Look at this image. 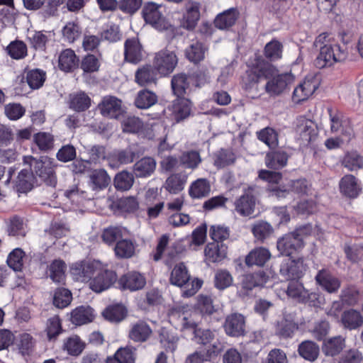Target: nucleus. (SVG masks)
Returning a JSON list of instances; mask_svg holds the SVG:
<instances>
[{"label":"nucleus","mask_w":363,"mask_h":363,"mask_svg":"<svg viewBox=\"0 0 363 363\" xmlns=\"http://www.w3.org/2000/svg\"><path fill=\"white\" fill-rule=\"evenodd\" d=\"M45 80V72L38 69H32L28 72L26 74V81L29 86L33 89L41 87Z\"/></svg>","instance_id":"nucleus-62"},{"label":"nucleus","mask_w":363,"mask_h":363,"mask_svg":"<svg viewBox=\"0 0 363 363\" xmlns=\"http://www.w3.org/2000/svg\"><path fill=\"white\" fill-rule=\"evenodd\" d=\"M274 232L272 226L267 222L259 220L253 224L252 227V233L255 238L263 242Z\"/></svg>","instance_id":"nucleus-49"},{"label":"nucleus","mask_w":363,"mask_h":363,"mask_svg":"<svg viewBox=\"0 0 363 363\" xmlns=\"http://www.w3.org/2000/svg\"><path fill=\"white\" fill-rule=\"evenodd\" d=\"M99 109L102 116L110 118H118L122 115V101L115 96H105L99 104Z\"/></svg>","instance_id":"nucleus-15"},{"label":"nucleus","mask_w":363,"mask_h":363,"mask_svg":"<svg viewBox=\"0 0 363 363\" xmlns=\"http://www.w3.org/2000/svg\"><path fill=\"white\" fill-rule=\"evenodd\" d=\"M124 229L121 226H109L104 228L102 234V241L106 245L111 246L114 245L123 238V233Z\"/></svg>","instance_id":"nucleus-47"},{"label":"nucleus","mask_w":363,"mask_h":363,"mask_svg":"<svg viewBox=\"0 0 363 363\" xmlns=\"http://www.w3.org/2000/svg\"><path fill=\"white\" fill-rule=\"evenodd\" d=\"M161 9L162 5L148 2L143 9V16L145 22L160 30H165L168 27V23L160 11Z\"/></svg>","instance_id":"nucleus-9"},{"label":"nucleus","mask_w":363,"mask_h":363,"mask_svg":"<svg viewBox=\"0 0 363 363\" xmlns=\"http://www.w3.org/2000/svg\"><path fill=\"white\" fill-rule=\"evenodd\" d=\"M70 108L76 111H84L89 108L91 99L84 92L70 95Z\"/></svg>","instance_id":"nucleus-55"},{"label":"nucleus","mask_w":363,"mask_h":363,"mask_svg":"<svg viewBox=\"0 0 363 363\" xmlns=\"http://www.w3.org/2000/svg\"><path fill=\"white\" fill-rule=\"evenodd\" d=\"M99 264L96 262H81L74 264L71 267V273L75 279L81 281L91 280V278L97 272Z\"/></svg>","instance_id":"nucleus-17"},{"label":"nucleus","mask_w":363,"mask_h":363,"mask_svg":"<svg viewBox=\"0 0 363 363\" xmlns=\"http://www.w3.org/2000/svg\"><path fill=\"white\" fill-rule=\"evenodd\" d=\"M85 344L81 340L79 336L72 335L64 341L63 350L72 356L79 355L84 350Z\"/></svg>","instance_id":"nucleus-54"},{"label":"nucleus","mask_w":363,"mask_h":363,"mask_svg":"<svg viewBox=\"0 0 363 363\" xmlns=\"http://www.w3.org/2000/svg\"><path fill=\"white\" fill-rule=\"evenodd\" d=\"M111 179L104 169H95L89 175V186L93 191L106 188Z\"/></svg>","instance_id":"nucleus-40"},{"label":"nucleus","mask_w":363,"mask_h":363,"mask_svg":"<svg viewBox=\"0 0 363 363\" xmlns=\"http://www.w3.org/2000/svg\"><path fill=\"white\" fill-rule=\"evenodd\" d=\"M94 315L93 309L89 306H81L71 312L70 320L76 325H82L91 322Z\"/></svg>","instance_id":"nucleus-31"},{"label":"nucleus","mask_w":363,"mask_h":363,"mask_svg":"<svg viewBox=\"0 0 363 363\" xmlns=\"http://www.w3.org/2000/svg\"><path fill=\"white\" fill-rule=\"evenodd\" d=\"M180 162L186 168L196 169L201 162L200 154L197 151L184 152L180 157Z\"/></svg>","instance_id":"nucleus-61"},{"label":"nucleus","mask_w":363,"mask_h":363,"mask_svg":"<svg viewBox=\"0 0 363 363\" xmlns=\"http://www.w3.org/2000/svg\"><path fill=\"white\" fill-rule=\"evenodd\" d=\"M271 253L265 247H259L253 249L245 258V264L247 266H264L270 259Z\"/></svg>","instance_id":"nucleus-29"},{"label":"nucleus","mask_w":363,"mask_h":363,"mask_svg":"<svg viewBox=\"0 0 363 363\" xmlns=\"http://www.w3.org/2000/svg\"><path fill=\"white\" fill-rule=\"evenodd\" d=\"M330 121V130L333 133L340 132L349 140L353 136V129L350 121L342 113L328 108Z\"/></svg>","instance_id":"nucleus-10"},{"label":"nucleus","mask_w":363,"mask_h":363,"mask_svg":"<svg viewBox=\"0 0 363 363\" xmlns=\"http://www.w3.org/2000/svg\"><path fill=\"white\" fill-rule=\"evenodd\" d=\"M307 289L298 281H291L286 289L287 296L298 303L304 302Z\"/></svg>","instance_id":"nucleus-52"},{"label":"nucleus","mask_w":363,"mask_h":363,"mask_svg":"<svg viewBox=\"0 0 363 363\" xmlns=\"http://www.w3.org/2000/svg\"><path fill=\"white\" fill-rule=\"evenodd\" d=\"M58 62L60 69L68 72L78 66L79 59L72 50L65 49L60 54Z\"/></svg>","instance_id":"nucleus-37"},{"label":"nucleus","mask_w":363,"mask_h":363,"mask_svg":"<svg viewBox=\"0 0 363 363\" xmlns=\"http://www.w3.org/2000/svg\"><path fill=\"white\" fill-rule=\"evenodd\" d=\"M205 50L203 44L196 41L186 49L185 55L189 60L197 63L204 59Z\"/></svg>","instance_id":"nucleus-57"},{"label":"nucleus","mask_w":363,"mask_h":363,"mask_svg":"<svg viewBox=\"0 0 363 363\" xmlns=\"http://www.w3.org/2000/svg\"><path fill=\"white\" fill-rule=\"evenodd\" d=\"M225 333L233 337L243 335L245 332V320L242 315L232 313L228 315L224 323Z\"/></svg>","instance_id":"nucleus-16"},{"label":"nucleus","mask_w":363,"mask_h":363,"mask_svg":"<svg viewBox=\"0 0 363 363\" xmlns=\"http://www.w3.org/2000/svg\"><path fill=\"white\" fill-rule=\"evenodd\" d=\"M312 225H304L286 233L277 242V248L281 255L291 257L299 252L305 246L304 239L312 233Z\"/></svg>","instance_id":"nucleus-2"},{"label":"nucleus","mask_w":363,"mask_h":363,"mask_svg":"<svg viewBox=\"0 0 363 363\" xmlns=\"http://www.w3.org/2000/svg\"><path fill=\"white\" fill-rule=\"evenodd\" d=\"M255 191V187L248 186L244 189L241 196L235 199L234 201V211L239 216L252 217L254 215L258 202Z\"/></svg>","instance_id":"nucleus-6"},{"label":"nucleus","mask_w":363,"mask_h":363,"mask_svg":"<svg viewBox=\"0 0 363 363\" xmlns=\"http://www.w3.org/2000/svg\"><path fill=\"white\" fill-rule=\"evenodd\" d=\"M96 276L90 281V289L97 293L108 289L117 279L116 273L111 270L98 268Z\"/></svg>","instance_id":"nucleus-13"},{"label":"nucleus","mask_w":363,"mask_h":363,"mask_svg":"<svg viewBox=\"0 0 363 363\" xmlns=\"http://www.w3.org/2000/svg\"><path fill=\"white\" fill-rule=\"evenodd\" d=\"M72 299L70 291L64 288L58 289L54 294L53 304L59 308H63L71 303Z\"/></svg>","instance_id":"nucleus-63"},{"label":"nucleus","mask_w":363,"mask_h":363,"mask_svg":"<svg viewBox=\"0 0 363 363\" xmlns=\"http://www.w3.org/2000/svg\"><path fill=\"white\" fill-rule=\"evenodd\" d=\"M191 276L184 263L177 264L172 270L169 282L174 286L182 287L190 280Z\"/></svg>","instance_id":"nucleus-27"},{"label":"nucleus","mask_w":363,"mask_h":363,"mask_svg":"<svg viewBox=\"0 0 363 363\" xmlns=\"http://www.w3.org/2000/svg\"><path fill=\"white\" fill-rule=\"evenodd\" d=\"M186 182L185 177L179 174H173L167 179L164 188L171 194H178L184 189Z\"/></svg>","instance_id":"nucleus-56"},{"label":"nucleus","mask_w":363,"mask_h":363,"mask_svg":"<svg viewBox=\"0 0 363 363\" xmlns=\"http://www.w3.org/2000/svg\"><path fill=\"white\" fill-rule=\"evenodd\" d=\"M268 280V276L263 271L243 276L242 280V289L250 291L255 287L263 286Z\"/></svg>","instance_id":"nucleus-38"},{"label":"nucleus","mask_w":363,"mask_h":363,"mask_svg":"<svg viewBox=\"0 0 363 363\" xmlns=\"http://www.w3.org/2000/svg\"><path fill=\"white\" fill-rule=\"evenodd\" d=\"M199 18V4L188 2L186 4V12L183 16L182 26L188 30H192L196 26Z\"/></svg>","instance_id":"nucleus-25"},{"label":"nucleus","mask_w":363,"mask_h":363,"mask_svg":"<svg viewBox=\"0 0 363 363\" xmlns=\"http://www.w3.org/2000/svg\"><path fill=\"white\" fill-rule=\"evenodd\" d=\"M157 101V96L154 92L143 89L138 93L135 104L139 108L145 109L155 104Z\"/></svg>","instance_id":"nucleus-51"},{"label":"nucleus","mask_w":363,"mask_h":363,"mask_svg":"<svg viewBox=\"0 0 363 363\" xmlns=\"http://www.w3.org/2000/svg\"><path fill=\"white\" fill-rule=\"evenodd\" d=\"M121 125L123 132L137 133L143 129V123L138 117L128 116L123 119Z\"/></svg>","instance_id":"nucleus-59"},{"label":"nucleus","mask_w":363,"mask_h":363,"mask_svg":"<svg viewBox=\"0 0 363 363\" xmlns=\"http://www.w3.org/2000/svg\"><path fill=\"white\" fill-rule=\"evenodd\" d=\"M317 283L329 293L336 292L340 287V281L328 270H320L315 276Z\"/></svg>","instance_id":"nucleus-23"},{"label":"nucleus","mask_w":363,"mask_h":363,"mask_svg":"<svg viewBox=\"0 0 363 363\" xmlns=\"http://www.w3.org/2000/svg\"><path fill=\"white\" fill-rule=\"evenodd\" d=\"M257 138L265 143L270 149H275L279 145V135L272 128L266 127L257 132Z\"/></svg>","instance_id":"nucleus-45"},{"label":"nucleus","mask_w":363,"mask_h":363,"mask_svg":"<svg viewBox=\"0 0 363 363\" xmlns=\"http://www.w3.org/2000/svg\"><path fill=\"white\" fill-rule=\"evenodd\" d=\"M152 330L150 325L143 320H139L133 324L128 333V337L135 342H145L152 335Z\"/></svg>","instance_id":"nucleus-19"},{"label":"nucleus","mask_w":363,"mask_h":363,"mask_svg":"<svg viewBox=\"0 0 363 363\" xmlns=\"http://www.w3.org/2000/svg\"><path fill=\"white\" fill-rule=\"evenodd\" d=\"M228 247L219 242L208 243L204 250L206 259L210 262H220L227 256Z\"/></svg>","instance_id":"nucleus-21"},{"label":"nucleus","mask_w":363,"mask_h":363,"mask_svg":"<svg viewBox=\"0 0 363 363\" xmlns=\"http://www.w3.org/2000/svg\"><path fill=\"white\" fill-rule=\"evenodd\" d=\"M124 54L125 60L131 63L136 64L142 60L143 48L137 38L128 39L125 42Z\"/></svg>","instance_id":"nucleus-22"},{"label":"nucleus","mask_w":363,"mask_h":363,"mask_svg":"<svg viewBox=\"0 0 363 363\" xmlns=\"http://www.w3.org/2000/svg\"><path fill=\"white\" fill-rule=\"evenodd\" d=\"M296 132L299 135L303 144L309 143L317 135L315 125L311 120L303 118L299 121L296 126Z\"/></svg>","instance_id":"nucleus-26"},{"label":"nucleus","mask_w":363,"mask_h":363,"mask_svg":"<svg viewBox=\"0 0 363 363\" xmlns=\"http://www.w3.org/2000/svg\"><path fill=\"white\" fill-rule=\"evenodd\" d=\"M135 243L130 239L122 238L116 243L113 250L116 256L119 259H128L134 256Z\"/></svg>","instance_id":"nucleus-35"},{"label":"nucleus","mask_w":363,"mask_h":363,"mask_svg":"<svg viewBox=\"0 0 363 363\" xmlns=\"http://www.w3.org/2000/svg\"><path fill=\"white\" fill-rule=\"evenodd\" d=\"M238 18V11L235 9H230L218 14L214 20V24L220 30H228L235 23Z\"/></svg>","instance_id":"nucleus-34"},{"label":"nucleus","mask_w":363,"mask_h":363,"mask_svg":"<svg viewBox=\"0 0 363 363\" xmlns=\"http://www.w3.org/2000/svg\"><path fill=\"white\" fill-rule=\"evenodd\" d=\"M340 192L350 198L357 197L361 190L357 179L352 174L344 176L339 183Z\"/></svg>","instance_id":"nucleus-30"},{"label":"nucleus","mask_w":363,"mask_h":363,"mask_svg":"<svg viewBox=\"0 0 363 363\" xmlns=\"http://www.w3.org/2000/svg\"><path fill=\"white\" fill-rule=\"evenodd\" d=\"M157 74V72L153 65H145L139 67L135 72V81L140 86H147L156 82Z\"/></svg>","instance_id":"nucleus-28"},{"label":"nucleus","mask_w":363,"mask_h":363,"mask_svg":"<svg viewBox=\"0 0 363 363\" xmlns=\"http://www.w3.org/2000/svg\"><path fill=\"white\" fill-rule=\"evenodd\" d=\"M294 81V76L289 73L278 74L269 79L265 84V91L271 96L282 94Z\"/></svg>","instance_id":"nucleus-11"},{"label":"nucleus","mask_w":363,"mask_h":363,"mask_svg":"<svg viewBox=\"0 0 363 363\" xmlns=\"http://www.w3.org/2000/svg\"><path fill=\"white\" fill-rule=\"evenodd\" d=\"M67 266L61 259L54 260L50 265V277L55 282L60 283L64 281Z\"/></svg>","instance_id":"nucleus-58"},{"label":"nucleus","mask_w":363,"mask_h":363,"mask_svg":"<svg viewBox=\"0 0 363 363\" xmlns=\"http://www.w3.org/2000/svg\"><path fill=\"white\" fill-rule=\"evenodd\" d=\"M178 63V58L173 51L162 50L155 54L152 65L155 69L162 76L171 74Z\"/></svg>","instance_id":"nucleus-7"},{"label":"nucleus","mask_w":363,"mask_h":363,"mask_svg":"<svg viewBox=\"0 0 363 363\" xmlns=\"http://www.w3.org/2000/svg\"><path fill=\"white\" fill-rule=\"evenodd\" d=\"M134 158L135 152L130 149H125L113 152L108 156V161L111 167H118L120 165L133 162Z\"/></svg>","instance_id":"nucleus-32"},{"label":"nucleus","mask_w":363,"mask_h":363,"mask_svg":"<svg viewBox=\"0 0 363 363\" xmlns=\"http://www.w3.org/2000/svg\"><path fill=\"white\" fill-rule=\"evenodd\" d=\"M296 316L295 312L285 311L283 318L277 323L276 334L281 338L291 337L294 332L298 329Z\"/></svg>","instance_id":"nucleus-12"},{"label":"nucleus","mask_w":363,"mask_h":363,"mask_svg":"<svg viewBox=\"0 0 363 363\" xmlns=\"http://www.w3.org/2000/svg\"><path fill=\"white\" fill-rule=\"evenodd\" d=\"M273 74V67L264 60H259L256 65L246 72L244 80L245 89L251 94L252 98L258 96L259 91L258 84L262 80L269 78Z\"/></svg>","instance_id":"nucleus-3"},{"label":"nucleus","mask_w":363,"mask_h":363,"mask_svg":"<svg viewBox=\"0 0 363 363\" xmlns=\"http://www.w3.org/2000/svg\"><path fill=\"white\" fill-rule=\"evenodd\" d=\"M319 50V54L315 60V65L319 69L330 67L347 57V53L337 45L325 44Z\"/></svg>","instance_id":"nucleus-5"},{"label":"nucleus","mask_w":363,"mask_h":363,"mask_svg":"<svg viewBox=\"0 0 363 363\" xmlns=\"http://www.w3.org/2000/svg\"><path fill=\"white\" fill-rule=\"evenodd\" d=\"M187 306H179L171 311L170 321L182 330H192L196 342L202 345L211 343L216 337L215 332L210 330L198 329V320L200 314L194 311L187 310Z\"/></svg>","instance_id":"nucleus-1"},{"label":"nucleus","mask_w":363,"mask_h":363,"mask_svg":"<svg viewBox=\"0 0 363 363\" xmlns=\"http://www.w3.org/2000/svg\"><path fill=\"white\" fill-rule=\"evenodd\" d=\"M283 46L277 40H272L267 43L264 48V55L271 61L277 60L281 57Z\"/></svg>","instance_id":"nucleus-64"},{"label":"nucleus","mask_w":363,"mask_h":363,"mask_svg":"<svg viewBox=\"0 0 363 363\" xmlns=\"http://www.w3.org/2000/svg\"><path fill=\"white\" fill-rule=\"evenodd\" d=\"M23 162L33 167V171L47 185L55 186L57 179L55 172V162L52 158L42 156L36 159L33 156H26Z\"/></svg>","instance_id":"nucleus-4"},{"label":"nucleus","mask_w":363,"mask_h":363,"mask_svg":"<svg viewBox=\"0 0 363 363\" xmlns=\"http://www.w3.org/2000/svg\"><path fill=\"white\" fill-rule=\"evenodd\" d=\"M51 38V33L46 31H31L28 34V41L30 47L36 50L44 51Z\"/></svg>","instance_id":"nucleus-36"},{"label":"nucleus","mask_w":363,"mask_h":363,"mask_svg":"<svg viewBox=\"0 0 363 363\" xmlns=\"http://www.w3.org/2000/svg\"><path fill=\"white\" fill-rule=\"evenodd\" d=\"M33 174L28 169L21 170L15 181L16 191L26 193L32 189Z\"/></svg>","instance_id":"nucleus-50"},{"label":"nucleus","mask_w":363,"mask_h":363,"mask_svg":"<svg viewBox=\"0 0 363 363\" xmlns=\"http://www.w3.org/2000/svg\"><path fill=\"white\" fill-rule=\"evenodd\" d=\"M306 270V266L303 263V259L301 257L296 259L288 257L282 262L280 266V273L286 279L300 278Z\"/></svg>","instance_id":"nucleus-14"},{"label":"nucleus","mask_w":363,"mask_h":363,"mask_svg":"<svg viewBox=\"0 0 363 363\" xmlns=\"http://www.w3.org/2000/svg\"><path fill=\"white\" fill-rule=\"evenodd\" d=\"M341 320L344 327L350 330L356 329L363 323L361 314L354 310L345 311L342 315Z\"/></svg>","instance_id":"nucleus-48"},{"label":"nucleus","mask_w":363,"mask_h":363,"mask_svg":"<svg viewBox=\"0 0 363 363\" xmlns=\"http://www.w3.org/2000/svg\"><path fill=\"white\" fill-rule=\"evenodd\" d=\"M134 181L133 174L131 172L124 170L115 176L113 184L118 190L127 191L133 186Z\"/></svg>","instance_id":"nucleus-53"},{"label":"nucleus","mask_w":363,"mask_h":363,"mask_svg":"<svg viewBox=\"0 0 363 363\" xmlns=\"http://www.w3.org/2000/svg\"><path fill=\"white\" fill-rule=\"evenodd\" d=\"M103 315L111 322L118 323L125 318V309L121 305L111 306L104 310Z\"/></svg>","instance_id":"nucleus-60"},{"label":"nucleus","mask_w":363,"mask_h":363,"mask_svg":"<svg viewBox=\"0 0 363 363\" xmlns=\"http://www.w3.org/2000/svg\"><path fill=\"white\" fill-rule=\"evenodd\" d=\"M171 85L174 94L178 98L184 97L189 87L187 76L183 73L174 75L172 79Z\"/></svg>","instance_id":"nucleus-44"},{"label":"nucleus","mask_w":363,"mask_h":363,"mask_svg":"<svg viewBox=\"0 0 363 363\" xmlns=\"http://www.w3.org/2000/svg\"><path fill=\"white\" fill-rule=\"evenodd\" d=\"M289 159L288 153L281 150H273L267 153L265 164L267 167L279 169L285 167Z\"/></svg>","instance_id":"nucleus-24"},{"label":"nucleus","mask_w":363,"mask_h":363,"mask_svg":"<svg viewBox=\"0 0 363 363\" xmlns=\"http://www.w3.org/2000/svg\"><path fill=\"white\" fill-rule=\"evenodd\" d=\"M290 189H284L281 187H275L272 189L273 195L277 197H285L289 191L297 194H306L308 190V182L306 179H298L290 182Z\"/></svg>","instance_id":"nucleus-39"},{"label":"nucleus","mask_w":363,"mask_h":363,"mask_svg":"<svg viewBox=\"0 0 363 363\" xmlns=\"http://www.w3.org/2000/svg\"><path fill=\"white\" fill-rule=\"evenodd\" d=\"M157 162L151 157H144L135 163L133 167L136 177L145 178L151 176L155 171Z\"/></svg>","instance_id":"nucleus-20"},{"label":"nucleus","mask_w":363,"mask_h":363,"mask_svg":"<svg viewBox=\"0 0 363 363\" xmlns=\"http://www.w3.org/2000/svg\"><path fill=\"white\" fill-rule=\"evenodd\" d=\"M135 350V349L133 347H121L113 356L107 357L105 363H134Z\"/></svg>","instance_id":"nucleus-41"},{"label":"nucleus","mask_w":363,"mask_h":363,"mask_svg":"<svg viewBox=\"0 0 363 363\" xmlns=\"http://www.w3.org/2000/svg\"><path fill=\"white\" fill-rule=\"evenodd\" d=\"M320 85V79L315 75H308L294 89L292 94L294 102L298 104L307 100Z\"/></svg>","instance_id":"nucleus-8"},{"label":"nucleus","mask_w":363,"mask_h":363,"mask_svg":"<svg viewBox=\"0 0 363 363\" xmlns=\"http://www.w3.org/2000/svg\"><path fill=\"white\" fill-rule=\"evenodd\" d=\"M345 347V339L342 336H335L325 340L322 350L325 356L335 357L339 354Z\"/></svg>","instance_id":"nucleus-33"},{"label":"nucleus","mask_w":363,"mask_h":363,"mask_svg":"<svg viewBox=\"0 0 363 363\" xmlns=\"http://www.w3.org/2000/svg\"><path fill=\"white\" fill-rule=\"evenodd\" d=\"M211 192V185L206 179H198L190 186L189 194L193 199L207 196Z\"/></svg>","instance_id":"nucleus-42"},{"label":"nucleus","mask_w":363,"mask_h":363,"mask_svg":"<svg viewBox=\"0 0 363 363\" xmlns=\"http://www.w3.org/2000/svg\"><path fill=\"white\" fill-rule=\"evenodd\" d=\"M145 284V278L137 272H128L118 280V284L121 289H128L131 291L143 289Z\"/></svg>","instance_id":"nucleus-18"},{"label":"nucleus","mask_w":363,"mask_h":363,"mask_svg":"<svg viewBox=\"0 0 363 363\" xmlns=\"http://www.w3.org/2000/svg\"><path fill=\"white\" fill-rule=\"evenodd\" d=\"M190 111V102L184 97L177 99L172 105V112L177 122L189 116Z\"/></svg>","instance_id":"nucleus-46"},{"label":"nucleus","mask_w":363,"mask_h":363,"mask_svg":"<svg viewBox=\"0 0 363 363\" xmlns=\"http://www.w3.org/2000/svg\"><path fill=\"white\" fill-rule=\"evenodd\" d=\"M299 355L309 362L315 361L319 354V347L314 342L305 340L298 347Z\"/></svg>","instance_id":"nucleus-43"}]
</instances>
